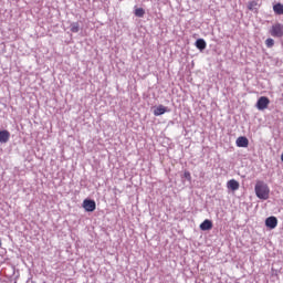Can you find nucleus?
<instances>
[{"label":"nucleus","mask_w":283,"mask_h":283,"mask_svg":"<svg viewBox=\"0 0 283 283\" xmlns=\"http://www.w3.org/2000/svg\"><path fill=\"white\" fill-rule=\"evenodd\" d=\"M255 196L259 200H269V193H271V189H269V185L264 181H258L254 187Z\"/></svg>","instance_id":"nucleus-1"},{"label":"nucleus","mask_w":283,"mask_h":283,"mask_svg":"<svg viewBox=\"0 0 283 283\" xmlns=\"http://www.w3.org/2000/svg\"><path fill=\"white\" fill-rule=\"evenodd\" d=\"M269 33L274 39H282V36H283V24L280 23V22H276V23L272 24V27L269 30Z\"/></svg>","instance_id":"nucleus-2"},{"label":"nucleus","mask_w":283,"mask_h":283,"mask_svg":"<svg viewBox=\"0 0 283 283\" xmlns=\"http://www.w3.org/2000/svg\"><path fill=\"white\" fill-rule=\"evenodd\" d=\"M270 103H271V99H269V97L261 96L256 102V108L260 111L266 109Z\"/></svg>","instance_id":"nucleus-3"},{"label":"nucleus","mask_w":283,"mask_h":283,"mask_svg":"<svg viewBox=\"0 0 283 283\" xmlns=\"http://www.w3.org/2000/svg\"><path fill=\"white\" fill-rule=\"evenodd\" d=\"M83 208L85 209V211L92 213V211H96V201L92 199H85L83 201Z\"/></svg>","instance_id":"nucleus-4"},{"label":"nucleus","mask_w":283,"mask_h":283,"mask_svg":"<svg viewBox=\"0 0 283 283\" xmlns=\"http://www.w3.org/2000/svg\"><path fill=\"white\" fill-rule=\"evenodd\" d=\"M235 145H237V147L247 148V147H249V138H247L245 136L238 137L235 140Z\"/></svg>","instance_id":"nucleus-5"},{"label":"nucleus","mask_w":283,"mask_h":283,"mask_svg":"<svg viewBox=\"0 0 283 283\" xmlns=\"http://www.w3.org/2000/svg\"><path fill=\"white\" fill-rule=\"evenodd\" d=\"M265 227H268V229H275V227H277V218L276 217L266 218Z\"/></svg>","instance_id":"nucleus-6"},{"label":"nucleus","mask_w":283,"mask_h":283,"mask_svg":"<svg viewBox=\"0 0 283 283\" xmlns=\"http://www.w3.org/2000/svg\"><path fill=\"white\" fill-rule=\"evenodd\" d=\"M227 187L228 189H231V191H238V189H240V182H238L235 179H230L227 182Z\"/></svg>","instance_id":"nucleus-7"},{"label":"nucleus","mask_w":283,"mask_h":283,"mask_svg":"<svg viewBox=\"0 0 283 283\" xmlns=\"http://www.w3.org/2000/svg\"><path fill=\"white\" fill-rule=\"evenodd\" d=\"M201 231H211L213 229V222L209 219H206L201 224H200Z\"/></svg>","instance_id":"nucleus-8"},{"label":"nucleus","mask_w":283,"mask_h":283,"mask_svg":"<svg viewBox=\"0 0 283 283\" xmlns=\"http://www.w3.org/2000/svg\"><path fill=\"white\" fill-rule=\"evenodd\" d=\"M195 45L197 50H200V52H202L203 50H207V41H205V39H198Z\"/></svg>","instance_id":"nucleus-9"},{"label":"nucleus","mask_w":283,"mask_h":283,"mask_svg":"<svg viewBox=\"0 0 283 283\" xmlns=\"http://www.w3.org/2000/svg\"><path fill=\"white\" fill-rule=\"evenodd\" d=\"M167 107L164 105H158L155 109H154V116H163V114H166Z\"/></svg>","instance_id":"nucleus-10"},{"label":"nucleus","mask_w":283,"mask_h":283,"mask_svg":"<svg viewBox=\"0 0 283 283\" xmlns=\"http://www.w3.org/2000/svg\"><path fill=\"white\" fill-rule=\"evenodd\" d=\"M10 140V132L8 130H0V143L6 144Z\"/></svg>","instance_id":"nucleus-11"},{"label":"nucleus","mask_w":283,"mask_h":283,"mask_svg":"<svg viewBox=\"0 0 283 283\" xmlns=\"http://www.w3.org/2000/svg\"><path fill=\"white\" fill-rule=\"evenodd\" d=\"M258 8H260V1L259 0L248 2V10H250V12H253V11L258 10Z\"/></svg>","instance_id":"nucleus-12"},{"label":"nucleus","mask_w":283,"mask_h":283,"mask_svg":"<svg viewBox=\"0 0 283 283\" xmlns=\"http://www.w3.org/2000/svg\"><path fill=\"white\" fill-rule=\"evenodd\" d=\"M70 30L73 32V34H77V32L81 30V24L78 22H72L70 24Z\"/></svg>","instance_id":"nucleus-13"},{"label":"nucleus","mask_w":283,"mask_h":283,"mask_svg":"<svg viewBox=\"0 0 283 283\" xmlns=\"http://www.w3.org/2000/svg\"><path fill=\"white\" fill-rule=\"evenodd\" d=\"M273 10H274L275 14L282 15L283 14V4L280 2L274 4Z\"/></svg>","instance_id":"nucleus-14"},{"label":"nucleus","mask_w":283,"mask_h":283,"mask_svg":"<svg viewBox=\"0 0 283 283\" xmlns=\"http://www.w3.org/2000/svg\"><path fill=\"white\" fill-rule=\"evenodd\" d=\"M265 45H266V48H269V49L273 48V45H275V40H273V38H268V39L265 40Z\"/></svg>","instance_id":"nucleus-15"},{"label":"nucleus","mask_w":283,"mask_h":283,"mask_svg":"<svg viewBox=\"0 0 283 283\" xmlns=\"http://www.w3.org/2000/svg\"><path fill=\"white\" fill-rule=\"evenodd\" d=\"M135 17H139V18L145 17V9H143V8L136 9L135 10Z\"/></svg>","instance_id":"nucleus-16"},{"label":"nucleus","mask_w":283,"mask_h":283,"mask_svg":"<svg viewBox=\"0 0 283 283\" xmlns=\"http://www.w3.org/2000/svg\"><path fill=\"white\" fill-rule=\"evenodd\" d=\"M184 177L186 178V180L191 181V172L185 171V172H184Z\"/></svg>","instance_id":"nucleus-17"},{"label":"nucleus","mask_w":283,"mask_h":283,"mask_svg":"<svg viewBox=\"0 0 283 283\" xmlns=\"http://www.w3.org/2000/svg\"><path fill=\"white\" fill-rule=\"evenodd\" d=\"M281 160H282V163H283V153H282V155H281Z\"/></svg>","instance_id":"nucleus-18"},{"label":"nucleus","mask_w":283,"mask_h":283,"mask_svg":"<svg viewBox=\"0 0 283 283\" xmlns=\"http://www.w3.org/2000/svg\"><path fill=\"white\" fill-rule=\"evenodd\" d=\"M1 244H2V243H1V241H0V248H1Z\"/></svg>","instance_id":"nucleus-19"}]
</instances>
